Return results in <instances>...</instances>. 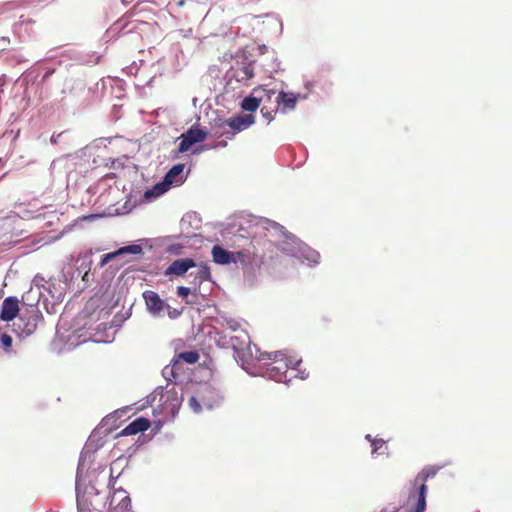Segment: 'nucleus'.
<instances>
[{
	"label": "nucleus",
	"mask_w": 512,
	"mask_h": 512,
	"mask_svg": "<svg viewBox=\"0 0 512 512\" xmlns=\"http://www.w3.org/2000/svg\"><path fill=\"white\" fill-rule=\"evenodd\" d=\"M131 507V499L126 491L116 490L113 492L108 512H127Z\"/></svg>",
	"instance_id": "obj_5"
},
{
	"label": "nucleus",
	"mask_w": 512,
	"mask_h": 512,
	"mask_svg": "<svg viewBox=\"0 0 512 512\" xmlns=\"http://www.w3.org/2000/svg\"><path fill=\"white\" fill-rule=\"evenodd\" d=\"M190 292V288L188 287L179 286L177 288V295L183 298L187 297L190 294Z\"/></svg>",
	"instance_id": "obj_26"
},
{
	"label": "nucleus",
	"mask_w": 512,
	"mask_h": 512,
	"mask_svg": "<svg viewBox=\"0 0 512 512\" xmlns=\"http://www.w3.org/2000/svg\"><path fill=\"white\" fill-rule=\"evenodd\" d=\"M143 298L147 305L148 310L154 314L159 315L165 308V302L160 298V296L152 291L148 290L143 293Z\"/></svg>",
	"instance_id": "obj_10"
},
{
	"label": "nucleus",
	"mask_w": 512,
	"mask_h": 512,
	"mask_svg": "<svg viewBox=\"0 0 512 512\" xmlns=\"http://www.w3.org/2000/svg\"><path fill=\"white\" fill-rule=\"evenodd\" d=\"M19 311V300L17 297L9 296L2 302L0 319L5 322H10L17 317Z\"/></svg>",
	"instance_id": "obj_8"
},
{
	"label": "nucleus",
	"mask_w": 512,
	"mask_h": 512,
	"mask_svg": "<svg viewBox=\"0 0 512 512\" xmlns=\"http://www.w3.org/2000/svg\"><path fill=\"white\" fill-rule=\"evenodd\" d=\"M199 358H200L199 353L194 350L180 352L173 359L174 366L178 365L179 361H181V360L185 361L186 363H189V364H194V363L198 362Z\"/></svg>",
	"instance_id": "obj_14"
},
{
	"label": "nucleus",
	"mask_w": 512,
	"mask_h": 512,
	"mask_svg": "<svg viewBox=\"0 0 512 512\" xmlns=\"http://www.w3.org/2000/svg\"><path fill=\"white\" fill-rule=\"evenodd\" d=\"M78 512H90L84 507V501L78 500Z\"/></svg>",
	"instance_id": "obj_28"
},
{
	"label": "nucleus",
	"mask_w": 512,
	"mask_h": 512,
	"mask_svg": "<svg viewBox=\"0 0 512 512\" xmlns=\"http://www.w3.org/2000/svg\"><path fill=\"white\" fill-rule=\"evenodd\" d=\"M183 169H184V165L183 164H176L174 165L166 174L165 176V181L168 183V184H172L175 177L176 176H179L182 174L183 172Z\"/></svg>",
	"instance_id": "obj_18"
},
{
	"label": "nucleus",
	"mask_w": 512,
	"mask_h": 512,
	"mask_svg": "<svg viewBox=\"0 0 512 512\" xmlns=\"http://www.w3.org/2000/svg\"><path fill=\"white\" fill-rule=\"evenodd\" d=\"M267 357L270 362L267 364L264 374L276 382H286L288 370L295 369L298 364L292 357L281 351L268 353Z\"/></svg>",
	"instance_id": "obj_1"
},
{
	"label": "nucleus",
	"mask_w": 512,
	"mask_h": 512,
	"mask_svg": "<svg viewBox=\"0 0 512 512\" xmlns=\"http://www.w3.org/2000/svg\"><path fill=\"white\" fill-rule=\"evenodd\" d=\"M219 145H221V146L225 147V146L227 145V142H226V141H223V142L219 143Z\"/></svg>",
	"instance_id": "obj_29"
},
{
	"label": "nucleus",
	"mask_w": 512,
	"mask_h": 512,
	"mask_svg": "<svg viewBox=\"0 0 512 512\" xmlns=\"http://www.w3.org/2000/svg\"><path fill=\"white\" fill-rule=\"evenodd\" d=\"M178 4L179 5H184V0H180Z\"/></svg>",
	"instance_id": "obj_30"
},
{
	"label": "nucleus",
	"mask_w": 512,
	"mask_h": 512,
	"mask_svg": "<svg viewBox=\"0 0 512 512\" xmlns=\"http://www.w3.org/2000/svg\"><path fill=\"white\" fill-rule=\"evenodd\" d=\"M117 252H119V255L126 253L140 254L142 252V248L139 245H129L118 249Z\"/></svg>",
	"instance_id": "obj_23"
},
{
	"label": "nucleus",
	"mask_w": 512,
	"mask_h": 512,
	"mask_svg": "<svg viewBox=\"0 0 512 512\" xmlns=\"http://www.w3.org/2000/svg\"><path fill=\"white\" fill-rule=\"evenodd\" d=\"M206 136V131L194 126L191 127L187 132L183 133L179 137L180 143L178 151L180 153L188 151L192 145L203 142L206 139Z\"/></svg>",
	"instance_id": "obj_4"
},
{
	"label": "nucleus",
	"mask_w": 512,
	"mask_h": 512,
	"mask_svg": "<svg viewBox=\"0 0 512 512\" xmlns=\"http://www.w3.org/2000/svg\"><path fill=\"white\" fill-rule=\"evenodd\" d=\"M438 472V468L435 466H429L424 468L415 478V484H419L418 498L416 507L412 512H424L426 508V493L427 486L426 481L429 478L434 477Z\"/></svg>",
	"instance_id": "obj_2"
},
{
	"label": "nucleus",
	"mask_w": 512,
	"mask_h": 512,
	"mask_svg": "<svg viewBox=\"0 0 512 512\" xmlns=\"http://www.w3.org/2000/svg\"><path fill=\"white\" fill-rule=\"evenodd\" d=\"M241 80H249L254 77V69L251 64H246L240 69Z\"/></svg>",
	"instance_id": "obj_22"
},
{
	"label": "nucleus",
	"mask_w": 512,
	"mask_h": 512,
	"mask_svg": "<svg viewBox=\"0 0 512 512\" xmlns=\"http://www.w3.org/2000/svg\"><path fill=\"white\" fill-rule=\"evenodd\" d=\"M255 119L254 116L251 114H241L237 117H232L229 119H225L224 125L228 126L229 129H231V133L233 137L250 127L254 123Z\"/></svg>",
	"instance_id": "obj_7"
},
{
	"label": "nucleus",
	"mask_w": 512,
	"mask_h": 512,
	"mask_svg": "<svg viewBox=\"0 0 512 512\" xmlns=\"http://www.w3.org/2000/svg\"><path fill=\"white\" fill-rule=\"evenodd\" d=\"M366 439L371 442L372 454H382L380 450L384 447L385 442L382 439H372L371 435H366Z\"/></svg>",
	"instance_id": "obj_20"
},
{
	"label": "nucleus",
	"mask_w": 512,
	"mask_h": 512,
	"mask_svg": "<svg viewBox=\"0 0 512 512\" xmlns=\"http://www.w3.org/2000/svg\"><path fill=\"white\" fill-rule=\"evenodd\" d=\"M170 187V184H168L165 180L162 183L156 184L152 189H148L144 193V198L146 200H151L152 198H156L163 193H165Z\"/></svg>",
	"instance_id": "obj_15"
},
{
	"label": "nucleus",
	"mask_w": 512,
	"mask_h": 512,
	"mask_svg": "<svg viewBox=\"0 0 512 512\" xmlns=\"http://www.w3.org/2000/svg\"><path fill=\"white\" fill-rule=\"evenodd\" d=\"M172 362L174 363V360H172ZM174 367H175L174 365H173L172 367L166 366V367L163 369V375H164V377L168 378V376H169V375H171V376H173V377H174V376H175V375H174V371H173V370H174Z\"/></svg>",
	"instance_id": "obj_27"
},
{
	"label": "nucleus",
	"mask_w": 512,
	"mask_h": 512,
	"mask_svg": "<svg viewBox=\"0 0 512 512\" xmlns=\"http://www.w3.org/2000/svg\"><path fill=\"white\" fill-rule=\"evenodd\" d=\"M42 318L41 315L33 314L28 317L27 321L22 328V333L26 335H31L37 328L38 321Z\"/></svg>",
	"instance_id": "obj_17"
},
{
	"label": "nucleus",
	"mask_w": 512,
	"mask_h": 512,
	"mask_svg": "<svg viewBox=\"0 0 512 512\" xmlns=\"http://www.w3.org/2000/svg\"><path fill=\"white\" fill-rule=\"evenodd\" d=\"M212 257L215 263L225 265L243 260L244 254L242 252L227 251L221 246H214L212 248Z\"/></svg>",
	"instance_id": "obj_6"
},
{
	"label": "nucleus",
	"mask_w": 512,
	"mask_h": 512,
	"mask_svg": "<svg viewBox=\"0 0 512 512\" xmlns=\"http://www.w3.org/2000/svg\"><path fill=\"white\" fill-rule=\"evenodd\" d=\"M189 403V406L195 411V412H200L201 410V405L199 404V402L197 401V399L195 397H191L188 401Z\"/></svg>",
	"instance_id": "obj_25"
},
{
	"label": "nucleus",
	"mask_w": 512,
	"mask_h": 512,
	"mask_svg": "<svg viewBox=\"0 0 512 512\" xmlns=\"http://www.w3.org/2000/svg\"><path fill=\"white\" fill-rule=\"evenodd\" d=\"M116 256H119V252L117 251L103 255L100 261V267H104L109 261H111Z\"/></svg>",
	"instance_id": "obj_24"
},
{
	"label": "nucleus",
	"mask_w": 512,
	"mask_h": 512,
	"mask_svg": "<svg viewBox=\"0 0 512 512\" xmlns=\"http://www.w3.org/2000/svg\"><path fill=\"white\" fill-rule=\"evenodd\" d=\"M275 94L273 89H266L263 87H256L252 91L253 96L245 97L241 103L243 110L254 112L259 107L260 103L264 100L270 101Z\"/></svg>",
	"instance_id": "obj_3"
},
{
	"label": "nucleus",
	"mask_w": 512,
	"mask_h": 512,
	"mask_svg": "<svg viewBox=\"0 0 512 512\" xmlns=\"http://www.w3.org/2000/svg\"><path fill=\"white\" fill-rule=\"evenodd\" d=\"M147 26V22L132 21L124 27L123 31L121 32V36L125 37L128 34H136V38L142 39V32Z\"/></svg>",
	"instance_id": "obj_13"
},
{
	"label": "nucleus",
	"mask_w": 512,
	"mask_h": 512,
	"mask_svg": "<svg viewBox=\"0 0 512 512\" xmlns=\"http://www.w3.org/2000/svg\"><path fill=\"white\" fill-rule=\"evenodd\" d=\"M196 266L192 258H180L173 261L165 270V275L183 276L189 269Z\"/></svg>",
	"instance_id": "obj_9"
},
{
	"label": "nucleus",
	"mask_w": 512,
	"mask_h": 512,
	"mask_svg": "<svg viewBox=\"0 0 512 512\" xmlns=\"http://www.w3.org/2000/svg\"><path fill=\"white\" fill-rule=\"evenodd\" d=\"M276 101L278 103V106L282 105V111L286 112V110H292L295 108L297 103V97L293 93H286L284 91H281Z\"/></svg>",
	"instance_id": "obj_12"
},
{
	"label": "nucleus",
	"mask_w": 512,
	"mask_h": 512,
	"mask_svg": "<svg viewBox=\"0 0 512 512\" xmlns=\"http://www.w3.org/2000/svg\"><path fill=\"white\" fill-rule=\"evenodd\" d=\"M0 343L3 347L4 352L10 353L12 351L13 339L10 335L3 333L0 337Z\"/></svg>",
	"instance_id": "obj_21"
},
{
	"label": "nucleus",
	"mask_w": 512,
	"mask_h": 512,
	"mask_svg": "<svg viewBox=\"0 0 512 512\" xmlns=\"http://www.w3.org/2000/svg\"><path fill=\"white\" fill-rule=\"evenodd\" d=\"M200 282L211 280V272L208 264H202L199 266V270L195 276Z\"/></svg>",
	"instance_id": "obj_19"
},
{
	"label": "nucleus",
	"mask_w": 512,
	"mask_h": 512,
	"mask_svg": "<svg viewBox=\"0 0 512 512\" xmlns=\"http://www.w3.org/2000/svg\"><path fill=\"white\" fill-rule=\"evenodd\" d=\"M150 427V421L147 418L139 417L129 423L124 429H122L117 437L120 436H129V435H136L140 432H144L148 430Z\"/></svg>",
	"instance_id": "obj_11"
},
{
	"label": "nucleus",
	"mask_w": 512,
	"mask_h": 512,
	"mask_svg": "<svg viewBox=\"0 0 512 512\" xmlns=\"http://www.w3.org/2000/svg\"><path fill=\"white\" fill-rule=\"evenodd\" d=\"M224 123H225V119H218L215 122V125H214L215 135L217 137H224L225 139L232 140L234 138L231 133L232 131H231V129H229L228 126L224 125Z\"/></svg>",
	"instance_id": "obj_16"
}]
</instances>
